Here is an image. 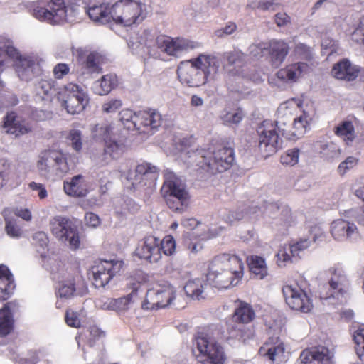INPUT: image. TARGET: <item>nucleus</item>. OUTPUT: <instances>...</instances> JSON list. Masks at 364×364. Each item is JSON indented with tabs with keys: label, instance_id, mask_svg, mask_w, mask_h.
<instances>
[{
	"label": "nucleus",
	"instance_id": "f257e3e1",
	"mask_svg": "<svg viewBox=\"0 0 364 364\" xmlns=\"http://www.w3.org/2000/svg\"><path fill=\"white\" fill-rule=\"evenodd\" d=\"M204 149H196L188 156L191 166L196 165L212 174L229 169L235 161V152L231 146L220 145L212 155Z\"/></svg>",
	"mask_w": 364,
	"mask_h": 364
},
{
	"label": "nucleus",
	"instance_id": "f03ea898",
	"mask_svg": "<svg viewBox=\"0 0 364 364\" xmlns=\"http://www.w3.org/2000/svg\"><path fill=\"white\" fill-rule=\"evenodd\" d=\"M214 63L213 58L205 55H200L193 60L182 61L177 68L178 77L181 83L188 87H199L206 82L212 71L216 72L217 68L212 65Z\"/></svg>",
	"mask_w": 364,
	"mask_h": 364
},
{
	"label": "nucleus",
	"instance_id": "7ed1b4c3",
	"mask_svg": "<svg viewBox=\"0 0 364 364\" xmlns=\"http://www.w3.org/2000/svg\"><path fill=\"white\" fill-rule=\"evenodd\" d=\"M222 332L215 328L210 333H199L196 336L193 346L199 351L197 358L203 364H223L225 361L223 348L218 343L222 338Z\"/></svg>",
	"mask_w": 364,
	"mask_h": 364
},
{
	"label": "nucleus",
	"instance_id": "20e7f679",
	"mask_svg": "<svg viewBox=\"0 0 364 364\" xmlns=\"http://www.w3.org/2000/svg\"><path fill=\"white\" fill-rule=\"evenodd\" d=\"M255 314L250 304L240 302L235 309L232 318L228 322L229 338L237 339L243 343L254 336V330L246 324L251 322Z\"/></svg>",
	"mask_w": 364,
	"mask_h": 364
},
{
	"label": "nucleus",
	"instance_id": "39448f33",
	"mask_svg": "<svg viewBox=\"0 0 364 364\" xmlns=\"http://www.w3.org/2000/svg\"><path fill=\"white\" fill-rule=\"evenodd\" d=\"M37 168L48 178L62 177L69 170L65 154L55 149L45 150L40 154Z\"/></svg>",
	"mask_w": 364,
	"mask_h": 364
},
{
	"label": "nucleus",
	"instance_id": "423d86ee",
	"mask_svg": "<svg viewBox=\"0 0 364 364\" xmlns=\"http://www.w3.org/2000/svg\"><path fill=\"white\" fill-rule=\"evenodd\" d=\"M52 234L61 242L68 244L72 250L80 247V237L77 227L68 218L57 215L49 221Z\"/></svg>",
	"mask_w": 364,
	"mask_h": 364
},
{
	"label": "nucleus",
	"instance_id": "0eeeda50",
	"mask_svg": "<svg viewBox=\"0 0 364 364\" xmlns=\"http://www.w3.org/2000/svg\"><path fill=\"white\" fill-rule=\"evenodd\" d=\"M68 12L64 0H49L41 1L35 6L33 15L41 21L57 25L67 21Z\"/></svg>",
	"mask_w": 364,
	"mask_h": 364
},
{
	"label": "nucleus",
	"instance_id": "6e6552de",
	"mask_svg": "<svg viewBox=\"0 0 364 364\" xmlns=\"http://www.w3.org/2000/svg\"><path fill=\"white\" fill-rule=\"evenodd\" d=\"M112 15L114 21L125 26L139 23L144 18L142 14V4L133 0L114 1L112 6Z\"/></svg>",
	"mask_w": 364,
	"mask_h": 364
},
{
	"label": "nucleus",
	"instance_id": "1a4fd4ad",
	"mask_svg": "<svg viewBox=\"0 0 364 364\" xmlns=\"http://www.w3.org/2000/svg\"><path fill=\"white\" fill-rule=\"evenodd\" d=\"M329 272L331 278L328 284L320 289L319 296L323 300L335 299L342 303L349 286L347 277L343 270L337 267H331Z\"/></svg>",
	"mask_w": 364,
	"mask_h": 364
},
{
	"label": "nucleus",
	"instance_id": "9d476101",
	"mask_svg": "<svg viewBox=\"0 0 364 364\" xmlns=\"http://www.w3.org/2000/svg\"><path fill=\"white\" fill-rule=\"evenodd\" d=\"M259 136V148L264 157H268L277 153L282 149L283 136L279 132L276 126L272 122L264 121L257 128Z\"/></svg>",
	"mask_w": 364,
	"mask_h": 364
},
{
	"label": "nucleus",
	"instance_id": "9b49d317",
	"mask_svg": "<svg viewBox=\"0 0 364 364\" xmlns=\"http://www.w3.org/2000/svg\"><path fill=\"white\" fill-rule=\"evenodd\" d=\"M58 100L68 114H75L80 113L85 108L89 99L80 87L70 83L58 93Z\"/></svg>",
	"mask_w": 364,
	"mask_h": 364
},
{
	"label": "nucleus",
	"instance_id": "f8f14e48",
	"mask_svg": "<svg viewBox=\"0 0 364 364\" xmlns=\"http://www.w3.org/2000/svg\"><path fill=\"white\" fill-rule=\"evenodd\" d=\"M175 293L174 288L169 284L149 289L142 304V308L145 309L165 308L172 304L173 300L176 299Z\"/></svg>",
	"mask_w": 364,
	"mask_h": 364
},
{
	"label": "nucleus",
	"instance_id": "ddd939ff",
	"mask_svg": "<svg viewBox=\"0 0 364 364\" xmlns=\"http://www.w3.org/2000/svg\"><path fill=\"white\" fill-rule=\"evenodd\" d=\"M122 267V261L101 260L95 262L91 268L95 287H105L120 271Z\"/></svg>",
	"mask_w": 364,
	"mask_h": 364
},
{
	"label": "nucleus",
	"instance_id": "4468645a",
	"mask_svg": "<svg viewBox=\"0 0 364 364\" xmlns=\"http://www.w3.org/2000/svg\"><path fill=\"white\" fill-rule=\"evenodd\" d=\"M153 47H156L161 52L169 55L177 56L183 51L196 48V43L186 38H172L167 36H159Z\"/></svg>",
	"mask_w": 364,
	"mask_h": 364
},
{
	"label": "nucleus",
	"instance_id": "2eb2a0df",
	"mask_svg": "<svg viewBox=\"0 0 364 364\" xmlns=\"http://www.w3.org/2000/svg\"><path fill=\"white\" fill-rule=\"evenodd\" d=\"M114 3V0H85V10L92 21L105 24L113 18Z\"/></svg>",
	"mask_w": 364,
	"mask_h": 364
},
{
	"label": "nucleus",
	"instance_id": "dca6fc26",
	"mask_svg": "<svg viewBox=\"0 0 364 364\" xmlns=\"http://www.w3.org/2000/svg\"><path fill=\"white\" fill-rule=\"evenodd\" d=\"M282 293L286 304L291 309L307 313L311 311L312 304L306 293L297 286L285 285Z\"/></svg>",
	"mask_w": 364,
	"mask_h": 364
},
{
	"label": "nucleus",
	"instance_id": "f3484780",
	"mask_svg": "<svg viewBox=\"0 0 364 364\" xmlns=\"http://www.w3.org/2000/svg\"><path fill=\"white\" fill-rule=\"evenodd\" d=\"M243 269L242 259L235 255L228 253L215 256L209 267V269H213L217 273H218V271L230 270V272L235 273L236 278H242Z\"/></svg>",
	"mask_w": 364,
	"mask_h": 364
},
{
	"label": "nucleus",
	"instance_id": "a211bd4d",
	"mask_svg": "<svg viewBox=\"0 0 364 364\" xmlns=\"http://www.w3.org/2000/svg\"><path fill=\"white\" fill-rule=\"evenodd\" d=\"M135 252L141 259L157 262L161 257L160 239L153 235L145 237L139 242Z\"/></svg>",
	"mask_w": 364,
	"mask_h": 364
},
{
	"label": "nucleus",
	"instance_id": "6ab92c4d",
	"mask_svg": "<svg viewBox=\"0 0 364 364\" xmlns=\"http://www.w3.org/2000/svg\"><path fill=\"white\" fill-rule=\"evenodd\" d=\"M43 60L36 56L25 55L16 63V71L21 80L29 81L41 75Z\"/></svg>",
	"mask_w": 364,
	"mask_h": 364
},
{
	"label": "nucleus",
	"instance_id": "aec40b11",
	"mask_svg": "<svg viewBox=\"0 0 364 364\" xmlns=\"http://www.w3.org/2000/svg\"><path fill=\"white\" fill-rule=\"evenodd\" d=\"M333 353L323 346L303 350L300 355L301 364H333Z\"/></svg>",
	"mask_w": 364,
	"mask_h": 364
},
{
	"label": "nucleus",
	"instance_id": "412c9836",
	"mask_svg": "<svg viewBox=\"0 0 364 364\" xmlns=\"http://www.w3.org/2000/svg\"><path fill=\"white\" fill-rule=\"evenodd\" d=\"M331 232L335 240L343 241L355 239L358 235L356 225L345 220L339 219L332 222Z\"/></svg>",
	"mask_w": 364,
	"mask_h": 364
},
{
	"label": "nucleus",
	"instance_id": "4be33fe9",
	"mask_svg": "<svg viewBox=\"0 0 364 364\" xmlns=\"http://www.w3.org/2000/svg\"><path fill=\"white\" fill-rule=\"evenodd\" d=\"M240 278H236L235 273L227 271H218L215 272L213 269H209L207 279L210 283L218 289H227L230 287H235L238 284Z\"/></svg>",
	"mask_w": 364,
	"mask_h": 364
},
{
	"label": "nucleus",
	"instance_id": "5701e85b",
	"mask_svg": "<svg viewBox=\"0 0 364 364\" xmlns=\"http://www.w3.org/2000/svg\"><path fill=\"white\" fill-rule=\"evenodd\" d=\"M360 73L359 68L353 65L348 59H343L336 63L331 70L333 77L338 80L353 81Z\"/></svg>",
	"mask_w": 364,
	"mask_h": 364
},
{
	"label": "nucleus",
	"instance_id": "b1692460",
	"mask_svg": "<svg viewBox=\"0 0 364 364\" xmlns=\"http://www.w3.org/2000/svg\"><path fill=\"white\" fill-rule=\"evenodd\" d=\"M5 132L14 134L16 137L26 134L31 131L29 124L25 121L18 119L14 112L8 114L3 121Z\"/></svg>",
	"mask_w": 364,
	"mask_h": 364
},
{
	"label": "nucleus",
	"instance_id": "393cba45",
	"mask_svg": "<svg viewBox=\"0 0 364 364\" xmlns=\"http://www.w3.org/2000/svg\"><path fill=\"white\" fill-rule=\"evenodd\" d=\"M158 168L149 163H144L135 167L134 170H129L125 175L126 179L132 186L139 183L144 176L152 175V178L157 177Z\"/></svg>",
	"mask_w": 364,
	"mask_h": 364
},
{
	"label": "nucleus",
	"instance_id": "a878e982",
	"mask_svg": "<svg viewBox=\"0 0 364 364\" xmlns=\"http://www.w3.org/2000/svg\"><path fill=\"white\" fill-rule=\"evenodd\" d=\"M309 70V67L306 63H296L294 64L289 65L285 68L280 69L277 73V76L279 79L286 82H295L303 74L307 73Z\"/></svg>",
	"mask_w": 364,
	"mask_h": 364
},
{
	"label": "nucleus",
	"instance_id": "bb28decb",
	"mask_svg": "<svg viewBox=\"0 0 364 364\" xmlns=\"http://www.w3.org/2000/svg\"><path fill=\"white\" fill-rule=\"evenodd\" d=\"M183 193L189 194L185 183L173 173H167L165 174V179L161 188V193L164 198L166 195L180 196Z\"/></svg>",
	"mask_w": 364,
	"mask_h": 364
},
{
	"label": "nucleus",
	"instance_id": "cd10ccee",
	"mask_svg": "<svg viewBox=\"0 0 364 364\" xmlns=\"http://www.w3.org/2000/svg\"><path fill=\"white\" fill-rule=\"evenodd\" d=\"M65 192L71 196L82 198L88 193L87 183L82 175H77L72 178L70 182H64Z\"/></svg>",
	"mask_w": 364,
	"mask_h": 364
},
{
	"label": "nucleus",
	"instance_id": "c85d7f7f",
	"mask_svg": "<svg viewBox=\"0 0 364 364\" xmlns=\"http://www.w3.org/2000/svg\"><path fill=\"white\" fill-rule=\"evenodd\" d=\"M223 60L230 66L235 65L233 68L228 70L230 76L244 77L243 66L245 61V55L239 50L226 52L223 54Z\"/></svg>",
	"mask_w": 364,
	"mask_h": 364
},
{
	"label": "nucleus",
	"instance_id": "c756f323",
	"mask_svg": "<svg viewBox=\"0 0 364 364\" xmlns=\"http://www.w3.org/2000/svg\"><path fill=\"white\" fill-rule=\"evenodd\" d=\"M294 119L291 109L286 105H282L277 109V119L272 125L276 126L282 136H284L285 132L290 128L293 119Z\"/></svg>",
	"mask_w": 364,
	"mask_h": 364
},
{
	"label": "nucleus",
	"instance_id": "7c9ffc66",
	"mask_svg": "<svg viewBox=\"0 0 364 364\" xmlns=\"http://www.w3.org/2000/svg\"><path fill=\"white\" fill-rule=\"evenodd\" d=\"M289 46L283 41L273 40L269 43V55L273 65L279 66L289 53Z\"/></svg>",
	"mask_w": 364,
	"mask_h": 364
},
{
	"label": "nucleus",
	"instance_id": "2f4dec72",
	"mask_svg": "<svg viewBox=\"0 0 364 364\" xmlns=\"http://www.w3.org/2000/svg\"><path fill=\"white\" fill-rule=\"evenodd\" d=\"M207 286V282L204 279L196 278L188 280L183 289L187 296L193 300H200L205 297V289Z\"/></svg>",
	"mask_w": 364,
	"mask_h": 364
},
{
	"label": "nucleus",
	"instance_id": "473e14b6",
	"mask_svg": "<svg viewBox=\"0 0 364 364\" xmlns=\"http://www.w3.org/2000/svg\"><path fill=\"white\" fill-rule=\"evenodd\" d=\"M308 124L305 113L298 117H294L290 128L285 132L284 137L288 140H296L301 138L305 134Z\"/></svg>",
	"mask_w": 364,
	"mask_h": 364
},
{
	"label": "nucleus",
	"instance_id": "72a5a7b5",
	"mask_svg": "<svg viewBox=\"0 0 364 364\" xmlns=\"http://www.w3.org/2000/svg\"><path fill=\"white\" fill-rule=\"evenodd\" d=\"M15 288L13 275L5 265H0V299L6 300Z\"/></svg>",
	"mask_w": 364,
	"mask_h": 364
},
{
	"label": "nucleus",
	"instance_id": "f704fd0d",
	"mask_svg": "<svg viewBox=\"0 0 364 364\" xmlns=\"http://www.w3.org/2000/svg\"><path fill=\"white\" fill-rule=\"evenodd\" d=\"M36 101L48 100L54 95V81L40 80L33 85V90Z\"/></svg>",
	"mask_w": 364,
	"mask_h": 364
},
{
	"label": "nucleus",
	"instance_id": "c9c22d12",
	"mask_svg": "<svg viewBox=\"0 0 364 364\" xmlns=\"http://www.w3.org/2000/svg\"><path fill=\"white\" fill-rule=\"evenodd\" d=\"M165 201L167 206L175 213H182L186 211L190 203V195L185 193L176 195H166Z\"/></svg>",
	"mask_w": 364,
	"mask_h": 364
},
{
	"label": "nucleus",
	"instance_id": "e433bc0d",
	"mask_svg": "<svg viewBox=\"0 0 364 364\" xmlns=\"http://www.w3.org/2000/svg\"><path fill=\"white\" fill-rule=\"evenodd\" d=\"M125 151V145L122 141L109 139L105 142L104 159L106 163L120 158Z\"/></svg>",
	"mask_w": 364,
	"mask_h": 364
},
{
	"label": "nucleus",
	"instance_id": "4c0bfd02",
	"mask_svg": "<svg viewBox=\"0 0 364 364\" xmlns=\"http://www.w3.org/2000/svg\"><path fill=\"white\" fill-rule=\"evenodd\" d=\"M334 133L341 138L348 146L352 145L356 136L353 124L349 120H343L340 122L335 127Z\"/></svg>",
	"mask_w": 364,
	"mask_h": 364
},
{
	"label": "nucleus",
	"instance_id": "58836bf2",
	"mask_svg": "<svg viewBox=\"0 0 364 364\" xmlns=\"http://www.w3.org/2000/svg\"><path fill=\"white\" fill-rule=\"evenodd\" d=\"M270 343L274 346L269 347L264 353L274 364H282L286 360L284 355V346L282 343H279L278 338H269Z\"/></svg>",
	"mask_w": 364,
	"mask_h": 364
},
{
	"label": "nucleus",
	"instance_id": "ea45409f",
	"mask_svg": "<svg viewBox=\"0 0 364 364\" xmlns=\"http://www.w3.org/2000/svg\"><path fill=\"white\" fill-rule=\"evenodd\" d=\"M117 80L114 75H105L102 77L101 81L96 82L95 84V91L99 95L108 94L115 86H117Z\"/></svg>",
	"mask_w": 364,
	"mask_h": 364
},
{
	"label": "nucleus",
	"instance_id": "a19ab883",
	"mask_svg": "<svg viewBox=\"0 0 364 364\" xmlns=\"http://www.w3.org/2000/svg\"><path fill=\"white\" fill-rule=\"evenodd\" d=\"M139 117L143 127H150L151 129L158 128L162 122L161 115L155 110L140 111Z\"/></svg>",
	"mask_w": 364,
	"mask_h": 364
},
{
	"label": "nucleus",
	"instance_id": "79ce46f5",
	"mask_svg": "<svg viewBox=\"0 0 364 364\" xmlns=\"http://www.w3.org/2000/svg\"><path fill=\"white\" fill-rule=\"evenodd\" d=\"M13 327V319L9 307L7 303L0 310V336H4L9 334Z\"/></svg>",
	"mask_w": 364,
	"mask_h": 364
},
{
	"label": "nucleus",
	"instance_id": "37998d69",
	"mask_svg": "<svg viewBox=\"0 0 364 364\" xmlns=\"http://www.w3.org/2000/svg\"><path fill=\"white\" fill-rule=\"evenodd\" d=\"M318 149L321 157L328 161L338 159L341 155L339 146L333 141L321 142Z\"/></svg>",
	"mask_w": 364,
	"mask_h": 364
},
{
	"label": "nucleus",
	"instance_id": "c03bdc74",
	"mask_svg": "<svg viewBox=\"0 0 364 364\" xmlns=\"http://www.w3.org/2000/svg\"><path fill=\"white\" fill-rule=\"evenodd\" d=\"M250 271L258 279H263L267 274L264 259L259 256H252L249 263Z\"/></svg>",
	"mask_w": 364,
	"mask_h": 364
},
{
	"label": "nucleus",
	"instance_id": "a18cd8bd",
	"mask_svg": "<svg viewBox=\"0 0 364 364\" xmlns=\"http://www.w3.org/2000/svg\"><path fill=\"white\" fill-rule=\"evenodd\" d=\"M23 57L16 48L11 45H4L3 47H0V70L4 69L8 58L16 60V63H17Z\"/></svg>",
	"mask_w": 364,
	"mask_h": 364
},
{
	"label": "nucleus",
	"instance_id": "49530a36",
	"mask_svg": "<svg viewBox=\"0 0 364 364\" xmlns=\"http://www.w3.org/2000/svg\"><path fill=\"white\" fill-rule=\"evenodd\" d=\"M112 127L107 122H101L95 125L92 129V137L97 141H104L111 139Z\"/></svg>",
	"mask_w": 364,
	"mask_h": 364
},
{
	"label": "nucleus",
	"instance_id": "de8ad7c7",
	"mask_svg": "<svg viewBox=\"0 0 364 364\" xmlns=\"http://www.w3.org/2000/svg\"><path fill=\"white\" fill-rule=\"evenodd\" d=\"M103 63V58L97 53H90L85 62V67L88 73H99L101 72L100 65Z\"/></svg>",
	"mask_w": 364,
	"mask_h": 364
},
{
	"label": "nucleus",
	"instance_id": "09e8293b",
	"mask_svg": "<svg viewBox=\"0 0 364 364\" xmlns=\"http://www.w3.org/2000/svg\"><path fill=\"white\" fill-rule=\"evenodd\" d=\"M6 212V210H5L3 213L6 222L5 230L6 233L12 237H21L23 232L18 225V219L7 217Z\"/></svg>",
	"mask_w": 364,
	"mask_h": 364
},
{
	"label": "nucleus",
	"instance_id": "8fccbe9b",
	"mask_svg": "<svg viewBox=\"0 0 364 364\" xmlns=\"http://www.w3.org/2000/svg\"><path fill=\"white\" fill-rule=\"evenodd\" d=\"M132 294L118 299H113V301H111L113 306L112 311H117L118 313L125 312L129 309V305L132 303Z\"/></svg>",
	"mask_w": 364,
	"mask_h": 364
},
{
	"label": "nucleus",
	"instance_id": "3c124183",
	"mask_svg": "<svg viewBox=\"0 0 364 364\" xmlns=\"http://www.w3.org/2000/svg\"><path fill=\"white\" fill-rule=\"evenodd\" d=\"M244 117V113L241 109L235 112H228L222 117L223 123L226 125H237Z\"/></svg>",
	"mask_w": 364,
	"mask_h": 364
},
{
	"label": "nucleus",
	"instance_id": "603ef678",
	"mask_svg": "<svg viewBox=\"0 0 364 364\" xmlns=\"http://www.w3.org/2000/svg\"><path fill=\"white\" fill-rule=\"evenodd\" d=\"M353 340L355 343V352L358 358L364 361V329L358 330L354 336Z\"/></svg>",
	"mask_w": 364,
	"mask_h": 364
},
{
	"label": "nucleus",
	"instance_id": "864d4df0",
	"mask_svg": "<svg viewBox=\"0 0 364 364\" xmlns=\"http://www.w3.org/2000/svg\"><path fill=\"white\" fill-rule=\"evenodd\" d=\"M299 149L294 148L287 150L282 156L281 162L283 164L293 166L296 164L299 161Z\"/></svg>",
	"mask_w": 364,
	"mask_h": 364
},
{
	"label": "nucleus",
	"instance_id": "5fc2aeb1",
	"mask_svg": "<svg viewBox=\"0 0 364 364\" xmlns=\"http://www.w3.org/2000/svg\"><path fill=\"white\" fill-rule=\"evenodd\" d=\"M291 257H294L290 253V245L283 247L279 249L277 254V263L279 267H284L288 263L292 262Z\"/></svg>",
	"mask_w": 364,
	"mask_h": 364
},
{
	"label": "nucleus",
	"instance_id": "6e6d98bb",
	"mask_svg": "<svg viewBox=\"0 0 364 364\" xmlns=\"http://www.w3.org/2000/svg\"><path fill=\"white\" fill-rule=\"evenodd\" d=\"M75 291V284L73 282H65L59 284L58 295L60 298L70 299Z\"/></svg>",
	"mask_w": 364,
	"mask_h": 364
},
{
	"label": "nucleus",
	"instance_id": "4d7b16f0",
	"mask_svg": "<svg viewBox=\"0 0 364 364\" xmlns=\"http://www.w3.org/2000/svg\"><path fill=\"white\" fill-rule=\"evenodd\" d=\"M160 248L165 255H173L176 249L174 238L171 235H167L162 240H160Z\"/></svg>",
	"mask_w": 364,
	"mask_h": 364
},
{
	"label": "nucleus",
	"instance_id": "13d9d810",
	"mask_svg": "<svg viewBox=\"0 0 364 364\" xmlns=\"http://www.w3.org/2000/svg\"><path fill=\"white\" fill-rule=\"evenodd\" d=\"M358 159L355 156L347 157L339 164L338 172L341 176H343L348 171L354 168L358 164Z\"/></svg>",
	"mask_w": 364,
	"mask_h": 364
},
{
	"label": "nucleus",
	"instance_id": "bf43d9fd",
	"mask_svg": "<svg viewBox=\"0 0 364 364\" xmlns=\"http://www.w3.org/2000/svg\"><path fill=\"white\" fill-rule=\"evenodd\" d=\"M68 139L71 141V146L73 149L79 151L82 149V134L80 131L77 129L70 130Z\"/></svg>",
	"mask_w": 364,
	"mask_h": 364
},
{
	"label": "nucleus",
	"instance_id": "052dcab7",
	"mask_svg": "<svg viewBox=\"0 0 364 364\" xmlns=\"http://www.w3.org/2000/svg\"><path fill=\"white\" fill-rule=\"evenodd\" d=\"M310 244L311 242L308 239H302L290 245V253L293 257H299V252L307 249Z\"/></svg>",
	"mask_w": 364,
	"mask_h": 364
},
{
	"label": "nucleus",
	"instance_id": "680f3d73",
	"mask_svg": "<svg viewBox=\"0 0 364 364\" xmlns=\"http://www.w3.org/2000/svg\"><path fill=\"white\" fill-rule=\"evenodd\" d=\"M245 213L241 211L228 210L223 214V220L228 223L232 224L234 222L244 218Z\"/></svg>",
	"mask_w": 364,
	"mask_h": 364
},
{
	"label": "nucleus",
	"instance_id": "e2e57ef3",
	"mask_svg": "<svg viewBox=\"0 0 364 364\" xmlns=\"http://www.w3.org/2000/svg\"><path fill=\"white\" fill-rule=\"evenodd\" d=\"M237 28V26L235 23L228 22L224 28L216 30L214 33L216 37L222 38L232 34Z\"/></svg>",
	"mask_w": 364,
	"mask_h": 364
},
{
	"label": "nucleus",
	"instance_id": "0e129e2a",
	"mask_svg": "<svg viewBox=\"0 0 364 364\" xmlns=\"http://www.w3.org/2000/svg\"><path fill=\"white\" fill-rule=\"evenodd\" d=\"M33 240L41 249L45 250L48 245V237L45 232L39 231L33 234Z\"/></svg>",
	"mask_w": 364,
	"mask_h": 364
},
{
	"label": "nucleus",
	"instance_id": "69168bd1",
	"mask_svg": "<svg viewBox=\"0 0 364 364\" xmlns=\"http://www.w3.org/2000/svg\"><path fill=\"white\" fill-rule=\"evenodd\" d=\"M9 164L4 159L0 160V188L6 184L9 173Z\"/></svg>",
	"mask_w": 364,
	"mask_h": 364
},
{
	"label": "nucleus",
	"instance_id": "338daca9",
	"mask_svg": "<svg viewBox=\"0 0 364 364\" xmlns=\"http://www.w3.org/2000/svg\"><path fill=\"white\" fill-rule=\"evenodd\" d=\"M122 102L119 100L112 99L102 105V110L106 113H113L122 107Z\"/></svg>",
	"mask_w": 364,
	"mask_h": 364
},
{
	"label": "nucleus",
	"instance_id": "774afa93",
	"mask_svg": "<svg viewBox=\"0 0 364 364\" xmlns=\"http://www.w3.org/2000/svg\"><path fill=\"white\" fill-rule=\"evenodd\" d=\"M65 321L68 326L72 327L77 328L80 325V319L78 318L77 314L74 311H66Z\"/></svg>",
	"mask_w": 364,
	"mask_h": 364
}]
</instances>
